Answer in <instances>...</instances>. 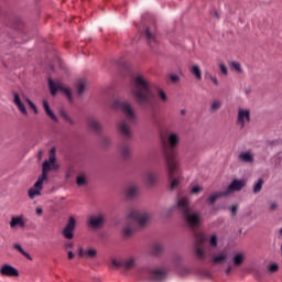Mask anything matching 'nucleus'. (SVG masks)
Wrapping results in <instances>:
<instances>
[{
	"instance_id": "5701e85b",
	"label": "nucleus",
	"mask_w": 282,
	"mask_h": 282,
	"mask_svg": "<svg viewBox=\"0 0 282 282\" xmlns=\"http://www.w3.org/2000/svg\"><path fill=\"white\" fill-rule=\"evenodd\" d=\"M144 36L147 39V42L149 43L150 47H153L155 43H158V40H155V33L151 31V29L147 28L144 31Z\"/></svg>"
},
{
	"instance_id": "052dcab7",
	"label": "nucleus",
	"mask_w": 282,
	"mask_h": 282,
	"mask_svg": "<svg viewBox=\"0 0 282 282\" xmlns=\"http://www.w3.org/2000/svg\"><path fill=\"white\" fill-rule=\"evenodd\" d=\"M280 235H282V228L280 229Z\"/></svg>"
},
{
	"instance_id": "a19ab883",
	"label": "nucleus",
	"mask_w": 282,
	"mask_h": 282,
	"mask_svg": "<svg viewBox=\"0 0 282 282\" xmlns=\"http://www.w3.org/2000/svg\"><path fill=\"white\" fill-rule=\"evenodd\" d=\"M76 184L77 186H85V184H87V178H85V176H77Z\"/></svg>"
},
{
	"instance_id": "ea45409f",
	"label": "nucleus",
	"mask_w": 282,
	"mask_h": 282,
	"mask_svg": "<svg viewBox=\"0 0 282 282\" xmlns=\"http://www.w3.org/2000/svg\"><path fill=\"white\" fill-rule=\"evenodd\" d=\"M25 102H28L29 107L33 109L34 113H39V108H36V105H34V102L30 98H26Z\"/></svg>"
},
{
	"instance_id": "f704fd0d",
	"label": "nucleus",
	"mask_w": 282,
	"mask_h": 282,
	"mask_svg": "<svg viewBox=\"0 0 282 282\" xmlns=\"http://www.w3.org/2000/svg\"><path fill=\"white\" fill-rule=\"evenodd\" d=\"M261 188H263V178H259L257 183L253 185V193L257 195L261 193Z\"/></svg>"
},
{
	"instance_id": "c9c22d12",
	"label": "nucleus",
	"mask_w": 282,
	"mask_h": 282,
	"mask_svg": "<svg viewBox=\"0 0 282 282\" xmlns=\"http://www.w3.org/2000/svg\"><path fill=\"white\" fill-rule=\"evenodd\" d=\"M229 67L241 74V64L239 62H230Z\"/></svg>"
},
{
	"instance_id": "20e7f679",
	"label": "nucleus",
	"mask_w": 282,
	"mask_h": 282,
	"mask_svg": "<svg viewBox=\"0 0 282 282\" xmlns=\"http://www.w3.org/2000/svg\"><path fill=\"white\" fill-rule=\"evenodd\" d=\"M56 149H51V155L48 156V161H44L42 164V175L37 178L34 186L29 189L30 199H34V197L41 196V191H43V182L47 180V173L50 171H58V163H56V156L54 152Z\"/></svg>"
},
{
	"instance_id": "13d9d810",
	"label": "nucleus",
	"mask_w": 282,
	"mask_h": 282,
	"mask_svg": "<svg viewBox=\"0 0 282 282\" xmlns=\"http://www.w3.org/2000/svg\"><path fill=\"white\" fill-rule=\"evenodd\" d=\"M181 115L185 116L186 115V110H181Z\"/></svg>"
},
{
	"instance_id": "c756f323",
	"label": "nucleus",
	"mask_w": 282,
	"mask_h": 282,
	"mask_svg": "<svg viewBox=\"0 0 282 282\" xmlns=\"http://www.w3.org/2000/svg\"><path fill=\"white\" fill-rule=\"evenodd\" d=\"M86 87H87V80L80 79V80L77 83V94H78L79 96H83V94H85Z\"/></svg>"
},
{
	"instance_id": "49530a36",
	"label": "nucleus",
	"mask_w": 282,
	"mask_h": 282,
	"mask_svg": "<svg viewBox=\"0 0 282 282\" xmlns=\"http://www.w3.org/2000/svg\"><path fill=\"white\" fill-rule=\"evenodd\" d=\"M35 214L37 215V217H41V215H43V208L36 207L35 208Z\"/></svg>"
},
{
	"instance_id": "72a5a7b5",
	"label": "nucleus",
	"mask_w": 282,
	"mask_h": 282,
	"mask_svg": "<svg viewBox=\"0 0 282 282\" xmlns=\"http://www.w3.org/2000/svg\"><path fill=\"white\" fill-rule=\"evenodd\" d=\"M221 109V101L216 99L210 105V111L212 113H215V111H219Z\"/></svg>"
},
{
	"instance_id": "4c0bfd02",
	"label": "nucleus",
	"mask_w": 282,
	"mask_h": 282,
	"mask_svg": "<svg viewBox=\"0 0 282 282\" xmlns=\"http://www.w3.org/2000/svg\"><path fill=\"white\" fill-rule=\"evenodd\" d=\"M217 243H218L217 235H213L209 239L210 248H217Z\"/></svg>"
},
{
	"instance_id": "473e14b6",
	"label": "nucleus",
	"mask_w": 282,
	"mask_h": 282,
	"mask_svg": "<svg viewBox=\"0 0 282 282\" xmlns=\"http://www.w3.org/2000/svg\"><path fill=\"white\" fill-rule=\"evenodd\" d=\"M145 182L147 184H149L150 186L155 184L158 182V175L153 174V173H148L145 175Z\"/></svg>"
},
{
	"instance_id": "6ab92c4d",
	"label": "nucleus",
	"mask_w": 282,
	"mask_h": 282,
	"mask_svg": "<svg viewBox=\"0 0 282 282\" xmlns=\"http://www.w3.org/2000/svg\"><path fill=\"white\" fill-rule=\"evenodd\" d=\"M98 254V251L96 249H88L84 250L83 247H78V256L82 259H95V257Z\"/></svg>"
},
{
	"instance_id": "8fccbe9b",
	"label": "nucleus",
	"mask_w": 282,
	"mask_h": 282,
	"mask_svg": "<svg viewBox=\"0 0 282 282\" xmlns=\"http://www.w3.org/2000/svg\"><path fill=\"white\" fill-rule=\"evenodd\" d=\"M231 215L235 217V215H237V205H234L231 207Z\"/></svg>"
},
{
	"instance_id": "603ef678",
	"label": "nucleus",
	"mask_w": 282,
	"mask_h": 282,
	"mask_svg": "<svg viewBox=\"0 0 282 282\" xmlns=\"http://www.w3.org/2000/svg\"><path fill=\"white\" fill-rule=\"evenodd\" d=\"M225 272L227 276L230 275V273L232 272V265H229Z\"/></svg>"
},
{
	"instance_id": "393cba45",
	"label": "nucleus",
	"mask_w": 282,
	"mask_h": 282,
	"mask_svg": "<svg viewBox=\"0 0 282 282\" xmlns=\"http://www.w3.org/2000/svg\"><path fill=\"white\" fill-rule=\"evenodd\" d=\"M138 193H139L138 186L132 185L127 188L126 197L127 199H134V197H138Z\"/></svg>"
},
{
	"instance_id": "b1692460",
	"label": "nucleus",
	"mask_w": 282,
	"mask_h": 282,
	"mask_svg": "<svg viewBox=\"0 0 282 282\" xmlns=\"http://www.w3.org/2000/svg\"><path fill=\"white\" fill-rule=\"evenodd\" d=\"M238 160H240V162H245L246 164H252V162H254V155H252L249 151L242 152L238 155Z\"/></svg>"
},
{
	"instance_id": "3c124183",
	"label": "nucleus",
	"mask_w": 282,
	"mask_h": 282,
	"mask_svg": "<svg viewBox=\"0 0 282 282\" xmlns=\"http://www.w3.org/2000/svg\"><path fill=\"white\" fill-rule=\"evenodd\" d=\"M203 276H206L207 279H210V271H203L202 272Z\"/></svg>"
},
{
	"instance_id": "6e6d98bb",
	"label": "nucleus",
	"mask_w": 282,
	"mask_h": 282,
	"mask_svg": "<svg viewBox=\"0 0 282 282\" xmlns=\"http://www.w3.org/2000/svg\"><path fill=\"white\" fill-rule=\"evenodd\" d=\"M67 257L69 260L74 259V253L72 251H68Z\"/></svg>"
},
{
	"instance_id": "4468645a",
	"label": "nucleus",
	"mask_w": 282,
	"mask_h": 282,
	"mask_svg": "<svg viewBox=\"0 0 282 282\" xmlns=\"http://www.w3.org/2000/svg\"><path fill=\"white\" fill-rule=\"evenodd\" d=\"M86 123L88 129L91 130L94 133H100L102 131V124H100V121H98L94 117H89Z\"/></svg>"
},
{
	"instance_id": "79ce46f5",
	"label": "nucleus",
	"mask_w": 282,
	"mask_h": 282,
	"mask_svg": "<svg viewBox=\"0 0 282 282\" xmlns=\"http://www.w3.org/2000/svg\"><path fill=\"white\" fill-rule=\"evenodd\" d=\"M268 270L269 272H271V274H274V272H279V264L276 263L269 264Z\"/></svg>"
},
{
	"instance_id": "5fc2aeb1",
	"label": "nucleus",
	"mask_w": 282,
	"mask_h": 282,
	"mask_svg": "<svg viewBox=\"0 0 282 282\" xmlns=\"http://www.w3.org/2000/svg\"><path fill=\"white\" fill-rule=\"evenodd\" d=\"M73 247H74V243H72V242H67V243L64 246V248H66V249L73 248Z\"/></svg>"
},
{
	"instance_id": "09e8293b",
	"label": "nucleus",
	"mask_w": 282,
	"mask_h": 282,
	"mask_svg": "<svg viewBox=\"0 0 282 282\" xmlns=\"http://www.w3.org/2000/svg\"><path fill=\"white\" fill-rule=\"evenodd\" d=\"M182 274H191V269L184 267V268L182 269Z\"/></svg>"
},
{
	"instance_id": "0eeeda50",
	"label": "nucleus",
	"mask_w": 282,
	"mask_h": 282,
	"mask_svg": "<svg viewBox=\"0 0 282 282\" xmlns=\"http://www.w3.org/2000/svg\"><path fill=\"white\" fill-rule=\"evenodd\" d=\"M48 88L51 91V96H56V94L58 91H63V94H65L66 98H68V100H72V91L69 90V88H66L65 85L61 84V83H55L52 79H48Z\"/></svg>"
},
{
	"instance_id": "58836bf2",
	"label": "nucleus",
	"mask_w": 282,
	"mask_h": 282,
	"mask_svg": "<svg viewBox=\"0 0 282 282\" xmlns=\"http://www.w3.org/2000/svg\"><path fill=\"white\" fill-rule=\"evenodd\" d=\"M158 96L162 102H166L169 100V97L164 90H159Z\"/></svg>"
},
{
	"instance_id": "2f4dec72",
	"label": "nucleus",
	"mask_w": 282,
	"mask_h": 282,
	"mask_svg": "<svg viewBox=\"0 0 282 282\" xmlns=\"http://www.w3.org/2000/svg\"><path fill=\"white\" fill-rule=\"evenodd\" d=\"M59 116H61V118H63V120H65V122H68V124H75V121L72 119V117H69L67 111H65L63 109L59 110Z\"/></svg>"
},
{
	"instance_id": "c03bdc74",
	"label": "nucleus",
	"mask_w": 282,
	"mask_h": 282,
	"mask_svg": "<svg viewBox=\"0 0 282 282\" xmlns=\"http://www.w3.org/2000/svg\"><path fill=\"white\" fill-rule=\"evenodd\" d=\"M170 79L172 80V83H177L180 80V76L178 75H170Z\"/></svg>"
},
{
	"instance_id": "39448f33",
	"label": "nucleus",
	"mask_w": 282,
	"mask_h": 282,
	"mask_svg": "<svg viewBox=\"0 0 282 282\" xmlns=\"http://www.w3.org/2000/svg\"><path fill=\"white\" fill-rule=\"evenodd\" d=\"M130 224L123 228L124 237H131L135 232V226L144 228L145 224H149L151 215L147 212L133 209L129 214Z\"/></svg>"
},
{
	"instance_id": "864d4df0",
	"label": "nucleus",
	"mask_w": 282,
	"mask_h": 282,
	"mask_svg": "<svg viewBox=\"0 0 282 282\" xmlns=\"http://www.w3.org/2000/svg\"><path fill=\"white\" fill-rule=\"evenodd\" d=\"M214 17L216 19H220L221 14L219 13V11H214Z\"/></svg>"
},
{
	"instance_id": "c85d7f7f",
	"label": "nucleus",
	"mask_w": 282,
	"mask_h": 282,
	"mask_svg": "<svg viewBox=\"0 0 282 282\" xmlns=\"http://www.w3.org/2000/svg\"><path fill=\"white\" fill-rule=\"evenodd\" d=\"M227 256L225 253H219L218 256H214L212 258L213 264L217 265L219 263H226Z\"/></svg>"
},
{
	"instance_id": "aec40b11",
	"label": "nucleus",
	"mask_w": 282,
	"mask_h": 282,
	"mask_svg": "<svg viewBox=\"0 0 282 282\" xmlns=\"http://www.w3.org/2000/svg\"><path fill=\"white\" fill-rule=\"evenodd\" d=\"M228 196L226 192H215L214 194L209 195L207 198V204L209 206H215L217 199H221V197Z\"/></svg>"
},
{
	"instance_id": "a878e982",
	"label": "nucleus",
	"mask_w": 282,
	"mask_h": 282,
	"mask_svg": "<svg viewBox=\"0 0 282 282\" xmlns=\"http://www.w3.org/2000/svg\"><path fill=\"white\" fill-rule=\"evenodd\" d=\"M120 153L123 160H129V158H131V148H129L127 144H123L120 147Z\"/></svg>"
},
{
	"instance_id": "1a4fd4ad",
	"label": "nucleus",
	"mask_w": 282,
	"mask_h": 282,
	"mask_svg": "<svg viewBox=\"0 0 282 282\" xmlns=\"http://www.w3.org/2000/svg\"><path fill=\"white\" fill-rule=\"evenodd\" d=\"M115 268H122L123 270H133L135 268V257L130 256L121 260H112Z\"/></svg>"
},
{
	"instance_id": "9b49d317",
	"label": "nucleus",
	"mask_w": 282,
	"mask_h": 282,
	"mask_svg": "<svg viewBox=\"0 0 282 282\" xmlns=\"http://www.w3.org/2000/svg\"><path fill=\"white\" fill-rule=\"evenodd\" d=\"M148 276L151 281H164L166 279V269L152 268L148 269Z\"/></svg>"
},
{
	"instance_id": "6e6552de",
	"label": "nucleus",
	"mask_w": 282,
	"mask_h": 282,
	"mask_svg": "<svg viewBox=\"0 0 282 282\" xmlns=\"http://www.w3.org/2000/svg\"><path fill=\"white\" fill-rule=\"evenodd\" d=\"M117 129L123 140H131L133 138V130L127 120H120L117 123Z\"/></svg>"
},
{
	"instance_id": "a211bd4d",
	"label": "nucleus",
	"mask_w": 282,
	"mask_h": 282,
	"mask_svg": "<svg viewBox=\"0 0 282 282\" xmlns=\"http://www.w3.org/2000/svg\"><path fill=\"white\" fill-rule=\"evenodd\" d=\"M9 226L11 229L25 228V220L23 219V215L11 217Z\"/></svg>"
},
{
	"instance_id": "4be33fe9",
	"label": "nucleus",
	"mask_w": 282,
	"mask_h": 282,
	"mask_svg": "<svg viewBox=\"0 0 282 282\" xmlns=\"http://www.w3.org/2000/svg\"><path fill=\"white\" fill-rule=\"evenodd\" d=\"M151 254L153 257H161V254H164V245L160 242H155L154 245H152Z\"/></svg>"
},
{
	"instance_id": "9d476101",
	"label": "nucleus",
	"mask_w": 282,
	"mask_h": 282,
	"mask_svg": "<svg viewBox=\"0 0 282 282\" xmlns=\"http://www.w3.org/2000/svg\"><path fill=\"white\" fill-rule=\"evenodd\" d=\"M248 123H250V109L239 108L236 124L239 129H245Z\"/></svg>"
},
{
	"instance_id": "7ed1b4c3",
	"label": "nucleus",
	"mask_w": 282,
	"mask_h": 282,
	"mask_svg": "<svg viewBox=\"0 0 282 282\" xmlns=\"http://www.w3.org/2000/svg\"><path fill=\"white\" fill-rule=\"evenodd\" d=\"M177 144H180V135H177V133H171L167 141H164L162 147L163 158L167 169V177L171 181V191H175L182 180V170L180 169V161H177Z\"/></svg>"
},
{
	"instance_id": "de8ad7c7",
	"label": "nucleus",
	"mask_w": 282,
	"mask_h": 282,
	"mask_svg": "<svg viewBox=\"0 0 282 282\" xmlns=\"http://www.w3.org/2000/svg\"><path fill=\"white\" fill-rule=\"evenodd\" d=\"M209 78H210V80H212V83H214V85H219V80H217V77H215V76H209Z\"/></svg>"
},
{
	"instance_id": "f8f14e48",
	"label": "nucleus",
	"mask_w": 282,
	"mask_h": 282,
	"mask_svg": "<svg viewBox=\"0 0 282 282\" xmlns=\"http://www.w3.org/2000/svg\"><path fill=\"white\" fill-rule=\"evenodd\" d=\"M76 230V218L69 216L66 226L64 227L62 235L65 239H72L74 237V231Z\"/></svg>"
},
{
	"instance_id": "f3484780",
	"label": "nucleus",
	"mask_w": 282,
	"mask_h": 282,
	"mask_svg": "<svg viewBox=\"0 0 282 282\" xmlns=\"http://www.w3.org/2000/svg\"><path fill=\"white\" fill-rule=\"evenodd\" d=\"M13 104L22 116H28V108H25V105L23 101H21V96H19V93H13Z\"/></svg>"
},
{
	"instance_id": "dca6fc26",
	"label": "nucleus",
	"mask_w": 282,
	"mask_h": 282,
	"mask_svg": "<svg viewBox=\"0 0 282 282\" xmlns=\"http://www.w3.org/2000/svg\"><path fill=\"white\" fill-rule=\"evenodd\" d=\"M243 186H246V182H243L242 180H234L231 182V184L227 187L225 193H227V195H230V193L241 191V188H243Z\"/></svg>"
},
{
	"instance_id": "412c9836",
	"label": "nucleus",
	"mask_w": 282,
	"mask_h": 282,
	"mask_svg": "<svg viewBox=\"0 0 282 282\" xmlns=\"http://www.w3.org/2000/svg\"><path fill=\"white\" fill-rule=\"evenodd\" d=\"M42 105H43V109H44L46 116H48V118H51V120H53V122H58V117H56L54 111H52V108H50V104L47 102V100H43Z\"/></svg>"
},
{
	"instance_id": "4d7b16f0",
	"label": "nucleus",
	"mask_w": 282,
	"mask_h": 282,
	"mask_svg": "<svg viewBox=\"0 0 282 282\" xmlns=\"http://www.w3.org/2000/svg\"><path fill=\"white\" fill-rule=\"evenodd\" d=\"M256 279H261V274L259 272L256 273Z\"/></svg>"
},
{
	"instance_id": "ddd939ff",
	"label": "nucleus",
	"mask_w": 282,
	"mask_h": 282,
	"mask_svg": "<svg viewBox=\"0 0 282 282\" xmlns=\"http://www.w3.org/2000/svg\"><path fill=\"white\" fill-rule=\"evenodd\" d=\"M88 226L98 230L105 226V214L93 215L88 219Z\"/></svg>"
},
{
	"instance_id": "7c9ffc66",
	"label": "nucleus",
	"mask_w": 282,
	"mask_h": 282,
	"mask_svg": "<svg viewBox=\"0 0 282 282\" xmlns=\"http://www.w3.org/2000/svg\"><path fill=\"white\" fill-rule=\"evenodd\" d=\"M13 248H14V250H18V252H21V254L23 257H25L26 259L32 261V256H30V253H28V251L23 250V247H21V245L15 243V245H13Z\"/></svg>"
},
{
	"instance_id": "f03ea898",
	"label": "nucleus",
	"mask_w": 282,
	"mask_h": 282,
	"mask_svg": "<svg viewBox=\"0 0 282 282\" xmlns=\"http://www.w3.org/2000/svg\"><path fill=\"white\" fill-rule=\"evenodd\" d=\"M131 94L135 102L148 109V120L152 124H160V115L155 110V95L151 91V84L142 75H135L131 80Z\"/></svg>"
},
{
	"instance_id": "f257e3e1",
	"label": "nucleus",
	"mask_w": 282,
	"mask_h": 282,
	"mask_svg": "<svg viewBox=\"0 0 282 282\" xmlns=\"http://www.w3.org/2000/svg\"><path fill=\"white\" fill-rule=\"evenodd\" d=\"M175 208L183 216L185 224L194 231L196 258L199 259V261H206V251H204L206 235L196 231L202 224V214H199V212H193L188 196H178Z\"/></svg>"
},
{
	"instance_id": "bb28decb",
	"label": "nucleus",
	"mask_w": 282,
	"mask_h": 282,
	"mask_svg": "<svg viewBox=\"0 0 282 282\" xmlns=\"http://www.w3.org/2000/svg\"><path fill=\"white\" fill-rule=\"evenodd\" d=\"M234 265L235 268H239L241 265H243V262L246 261V257H243V253H237L234 259Z\"/></svg>"
},
{
	"instance_id": "2eb2a0df",
	"label": "nucleus",
	"mask_w": 282,
	"mask_h": 282,
	"mask_svg": "<svg viewBox=\"0 0 282 282\" xmlns=\"http://www.w3.org/2000/svg\"><path fill=\"white\" fill-rule=\"evenodd\" d=\"M0 274L2 276H19V270L10 264H3L0 268Z\"/></svg>"
},
{
	"instance_id": "cd10ccee",
	"label": "nucleus",
	"mask_w": 282,
	"mask_h": 282,
	"mask_svg": "<svg viewBox=\"0 0 282 282\" xmlns=\"http://www.w3.org/2000/svg\"><path fill=\"white\" fill-rule=\"evenodd\" d=\"M191 74L197 78V80H202V69L199 68V65L195 64L189 69Z\"/></svg>"
},
{
	"instance_id": "bf43d9fd",
	"label": "nucleus",
	"mask_w": 282,
	"mask_h": 282,
	"mask_svg": "<svg viewBox=\"0 0 282 282\" xmlns=\"http://www.w3.org/2000/svg\"><path fill=\"white\" fill-rule=\"evenodd\" d=\"M106 144H109V139H105Z\"/></svg>"
},
{
	"instance_id": "a18cd8bd",
	"label": "nucleus",
	"mask_w": 282,
	"mask_h": 282,
	"mask_svg": "<svg viewBox=\"0 0 282 282\" xmlns=\"http://www.w3.org/2000/svg\"><path fill=\"white\" fill-rule=\"evenodd\" d=\"M276 208H279V204H276V203H271V205H270V210H271V212H274V210H276Z\"/></svg>"
},
{
	"instance_id": "423d86ee",
	"label": "nucleus",
	"mask_w": 282,
	"mask_h": 282,
	"mask_svg": "<svg viewBox=\"0 0 282 282\" xmlns=\"http://www.w3.org/2000/svg\"><path fill=\"white\" fill-rule=\"evenodd\" d=\"M110 107L117 111H121L129 124H135V119L138 118V116L135 115V110L133 109L131 102L122 100L120 98H116L113 99Z\"/></svg>"
},
{
	"instance_id": "e433bc0d",
	"label": "nucleus",
	"mask_w": 282,
	"mask_h": 282,
	"mask_svg": "<svg viewBox=\"0 0 282 282\" xmlns=\"http://www.w3.org/2000/svg\"><path fill=\"white\" fill-rule=\"evenodd\" d=\"M203 191H204V187L199 185H195L192 187L191 193L192 195H199V193H202Z\"/></svg>"
},
{
	"instance_id": "37998d69",
	"label": "nucleus",
	"mask_w": 282,
	"mask_h": 282,
	"mask_svg": "<svg viewBox=\"0 0 282 282\" xmlns=\"http://www.w3.org/2000/svg\"><path fill=\"white\" fill-rule=\"evenodd\" d=\"M219 69L221 72V74H224V76H228V67L226 66V64L221 63L219 65Z\"/></svg>"
}]
</instances>
